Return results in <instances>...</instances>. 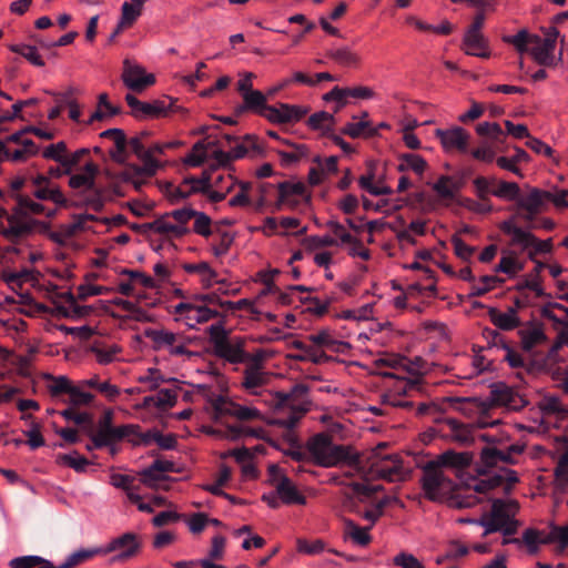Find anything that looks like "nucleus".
Masks as SVG:
<instances>
[{
    "label": "nucleus",
    "mask_w": 568,
    "mask_h": 568,
    "mask_svg": "<svg viewBox=\"0 0 568 568\" xmlns=\"http://www.w3.org/2000/svg\"><path fill=\"white\" fill-rule=\"evenodd\" d=\"M121 79L128 89L136 93H141L155 83V75L153 73H148L144 67L132 63L128 59L123 62Z\"/></svg>",
    "instance_id": "14"
},
{
    "label": "nucleus",
    "mask_w": 568,
    "mask_h": 568,
    "mask_svg": "<svg viewBox=\"0 0 568 568\" xmlns=\"http://www.w3.org/2000/svg\"><path fill=\"white\" fill-rule=\"evenodd\" d=\"M131 151L143 162V165H151L158 171L160 164L155 159H151L150 152H146L140 136H133L128 141Z\"/></svg>",
    "instance_id": "47"
},
{
    "label": "nucleus",
    "mask_w": 568,
    "mask_h": 568,
    "mask_svg": "<svg viewBox=\"0 0 568 568\" xmlns=\"http://www.w3.org/2000/svg\"><path fill=\"white\" fill-rule=\"evenodd\" d=\"M14 197L17 201L14 209H20L22 215L29 216V214L44 213V206L41 203L34 202L29 196L17 194Z\"/></svg>",
    "instance_id": "53"
},
{
    "label": "nucleus",
    "mask_w": 568,
    "mask_h": 568,
    "mask_svg": "<svg viewBox=\"0 0 568 568\" xmlns=\"http://www.w3.org/2000/svg\"><path fill=\"white\" fill-rule=\"evenodd\" d=\"M265 118L273 124H286L301 121L310 111L307 106L278 103L277 105H268L265 109Z\"/></svg>",
    "instance_id": "17"
},
{
    "label": "nucleus",
    "mask_w": 568,
    "mask_h": 568,
    "mask_svg": "<svg viewBox=\"0 0 568 568\" xmlns=\"http://www.w3.org/2000/svg\"><path fill=\"white\" fill-rule=\"evenodd\" d=\"M145 2L146 0H130L123 2L120 17L122 24H126L130 28L133 27V24L142 14Z\"/></svg>",
    "instance_id": "34"
},
{
    "label": "nucleus",
    "mask_w": 568,
    "mask_h": 568,
    "mask_svg": "<svg viewBox=\"0 0 568 568\" xmlns=\"http://www.w3.org/2000/svg\"><path fill=\"white\" fill-rule=\"evenodd\" d=\"M420 486L426 499L437 501L440 499L439 489L450 488L453 481L446 477L435 460L427 462L422 467Z\"/></svg>",
    "instance_id": "10"
},
{
    "label": "nucleus",
    "mask_w": 568,
    "mask_h": 568,
    "mask_svg": "<svg viewBox=\"0 0 568 568\" xmlns=\"http://www.w3.org/2000/svg\"><path fill=\"white\" fill-rule=\"evenodd\" d=\"M282 143L292 148L291 151H277L281 165L284 168L298 163L302 159L308 155V146L306 144H297L288 140H282Z\"/></svg>",
    "instance_id": "29"
},
{
    "label": "nucleus",
    "mask_w": 568,
    "mask_h": 568,
    "mask_svg": "<svg viewBox=\"0 0 568 568\" xmlns=\"http://www.w3.org/2000/svg\"><path fill=\"white\" fill-rule=\"evenodd\" d=\"M501 462L505 464H515L516 460L514 457H507L505 450L498 449L496 447H484L480 452V466L477 468V471L480 475L486 474L485 468H491L497 466V464Z\"/></svg>",
    "instance_id": "25"
},
{
    "label": "nucleus",
    "mask_w": 568,
    "mask_h": 568,
    "mask_svg": "<svg viewBox=\"0 0 568 568\" xmlns=\"http://www.w3.org/2000/svg\"><path fill=\"white\" fill-rule=\"evenodd\" d=\"M30 426V429L23 432V434L28 437L27 444L29 445L30 449L34 450L44 446L45 440L41 434V425L38 422L32 420Z\"/></svg>",
    "instance_id": "61"
},
{
    "label": "nucleus",
    "mask_w": 568,
    "mask_h": 568,
    "mask_svg": "<svg viewBox=\"0 0 568 568\" xmlns=\"http://www.w3.org/2000/svg\"><path fill=\"white\" fill-rule=\"evenodd\" d=\"M306 393L307 387L301 384L295 385L291 394L277 393L278 400L275 404V416L268 418L267 424L293 429L307 412V407L303 405H292L293 397L298 394L306 395Z\"/></svg>",
    "instance_id": "4"
},
{
    "label": "nucleus",
    "mask_w": 568,
    "mask_h": 568,
    "mask_svg": "<svg viewBox=\"0 0 568 568\" xmlns=\"http://www.w3.org/2000/svg\"><path fill=\"white\" fill-rule=\"evenodd\" d=\"M556 481L561 486L568 485V450L565 452L558 459L554 469Z\"/></svg>",
    "instance_id": "64"
},
{
    "label": "nucleus",
    "mask_w": 568,
    "mask_h": 568,
    "mask_svg": "<svg viewBox=\"0 0 568 568\" xmlns=\"http://www.w3.org/2000/svg\"><path fill=\"white\" fill-rule=\"evenodd\" d=\"M141 546L142 544L138 534L124 532L111 539L102 549L103 555L118 552L113 561H125L135 557L140 552Z\"/></svg>",
    "instance_id": "12"
},
{
    "label": "nucleus",
    "mask_w": 568,
    "mask_h": 568,
    "mask_svg": "<svg viewBox=\"0 0 568 568\" xmlns=\"http://www.w3.org/2000/svg\"><path fill=\"white\" fill-rule=\"evenodd\" d=\"M212 175L209 171H203L200 178L187 176L183 179V184L192 183L193 186L183 191L181 187H173L172 183H165L163 192L171 204H176L182 200L190 197L192 194L202 193L206 194L210 202L219 203L226 197V193L220 191H212Z\"/></svg>",
    "instance_id": "5"
},
{
    "label": "nucleus",
    "mask_w": 568,
    "mask_h": 568,
    "mask_svg": "<svg viewBox=\"0 0 568 568\" xmlns=\"http://www.w3.org/2000/svg\"><path fill=\"white\" fill-rule=\"evenodd\" d=\"M173 313L179 315L190 328H195L197 324L206 323L213 318L226 322L225 314L195 302L192 296L190 301L176 304Z\"/></svg>",
    "instance_id": "8"
},
{
    "label": "nucleus",
    "mask_w": 568,
    "mask_h": 568,
    "mask_svg": "<svg viewBox=\"0 0 568 568\" xmlns=\"http://www.w3.org/2000/svg\"><path fill=\"white\" fill-rule=\"evenodd\" d=\"M60 415L67 419L72 420L77 425L81 426V430L87 434L88 426L92 425L93 423V415L87 412L79 413L74 409V406H70L63 410L60 412Z\"/></svg>",
    "instance_id": "49"
},
{
    "label": "nucleus",
    "mask_w": 568,
    "mask_h": 568,
    "mask_svg": "<svg viewBox=\"0 0 568 568\" xmlns=\"http://www.w3.org/2000/svg\"><path fill=\"white\" fill-rule=\"evenodd\" d=\"M375 180V171L374 168H369L366 174H363L358 179V185L367 191L369 194L378 196V195H390L393 193V189L387 185L374 184ZM381 183V180H378Z\"/></svg>",
    "instance_id": "35"
},
{
    "label": "nucleus",
    "mask_w": 568,
    "mask_h": 568,
    "mask_svg": "<svg viewBox=\"0 0 568 568\" xmlns=\"http://www.w3.org/2000/svg\"><path fill=\"white\" fill-rule=\"evenodd\" d=\"M212 354L230 364H242L248 361L245 352V339L241 336L230 337L225 321H219L206 329Z\"/></svg>",
    "instance_id": "3"
},
{
    "label": "nucleus",
    "mask_w": 568,
    "mask_h": 568,
    "mask_svg": "<svg viewBox=\"0 0 568 568\" xmlns=\"http://www.w3.org/2000/svg\"><path fill=\"white\" fill-rule=\"evenodd\" d=\"M557 542L554 525L548 534L537 528L529 527L524 530L521 538H504L501 545H525L529 555H536L540 545Z\"/></svg>",
    "instance_id": "15"
},
{
    "label": "nucleus",
    "mask_w": 568,
    "mask_h": 568,
    "mask_svg": "<svg viewBox=\"0 0 568 568\" xmlns=\"http://www.w3.org/2000/svg\"><path fill=\"white\" fill-rule=\"evenodd\" d=\"M326 226L333 232L335 236H337L343 244H352L356 246H361V241L353 235H351L343 224H341L336 220H329L326 223Z\"/></svg>",
    "instance_id": "57"
},
{
    "label": "nucleus",
    "mask_w": 568,
    "mask_h": 568,
    "mask_svg": "<svg viewBox=\"0 0 568 568\" xmlns=\"http://www.w3.org/2000/svg\"><path fill=\"white\" fill-rule=\"evenodd\" d=\"M327 57L344 68H358L362 62L361 55L348 47L332 49Z\"/></svg>",
    "instance_id": "30"
},
{
    "label": "nucleus",
    "mask_w": 568,
    "mask_h": 568,
    "mask_svg": "<svg viewBox=\"0 0 568 568\" xmlns=\"http://www.w3.org/2000/svg\"><path fill=\"white\" fill-rule=\"evenodd\" d=\"M520 337V345L525 352H530L535 346L540 345L547 341V335L544 332L541 323L532 324L530 328H523L518 331Z\"/></svg>",
    "instance_id": "26"
},
{
    "label": "nucleus",
    "mask_w": 568,
    "mask_h": 568,
    "mask_svg": "<svg viewBox=\"0 0 568 568\" xmlns=\"http://www.w3.org/2000/svg\"><path fill=\"white\" fill-rule=\"evenodd\" d=\"M42 156L44 159L53 160L64 166L65 158H67V144L63 141H60L54 144L48 145L43 152Z\"/></svg>",
    "instance_id": "58"
},
{
    "label": "nucleus",
    "mask_w": 568,
    "mask_h": 568,
    "mask_svg": "<svg viewBox=\"0 0 568 568\" xmlns=\"http://www.w3.org/2000/svg\"><path fill=\"white\" fill-rule=\"evenodd\" d=\"M144 335L153 343L155 351L166 349L171 356L184 355L192 357L196 355L195 352L186 348V344L190 339L183 334H176L168 329L148 328Z\"/></svg>",
    "instance_id": "7"
},
{
    "label": "nucleus",
    "mask_w": 568,
    "mask_h": 568,
    "mask_svg": "<svg viewBox=\"0 0 568 568\" xmlns=\"http://www.w3.org/2000/svg\"><path fill=\"white\" fill-rule=\"evenodd\" d=\"M437 465L443 467H452L464 469L471 464L473 455L470 453H456L454 450H446L434 459Z\"/></svg>",
    "instance_id": "28"
},
{
    "label": "nucleus",
    "mask_w": 568,
    "mask_h": 568,
    "mask_svg": "<svg viewBox=\"0 0 568 568\" xmlns=\"http://www.w3.org/2000/svg\"><path fill=\"white\" fill-rule=\"evenodd\" d=\"M342 133L351 136L352 139H357L361 136L364 138H373L377 135V128H373L371 121L361 120L359 122H348L342 129Z\"/></svg>",
    "instance_id": "36"
},
{
    "label": "nucleus",
    "mask_w": 568,
    "mask_h": 568,
    "mask_svg": "<svg viewBox=\"0 0 568 568\" xmlns=\"http://www.w3.org/2000/svg\"><path fill=\"white\" fill-rule=\"evenodd\" d=\"M463 49L466 54L487 59L490 57L488 41L481 32H466L463 39Z\"/></svg>",
    "instance_id": "24"
},
{
    "label": "nucleus",
    "mask_w": 568,
    "mask_h": 568,
    "mask_svg": "<svg viewBox=\"0 0 568 568\" xmlns=\"http://www.w3.org/2000/svg\"><path fill=\"white\" fill-rule=\"evenodd\" d=\"M140 427L138 425H122L115 428L94 429V422L88 426L87 436L93 442L94 448H103L112 446L113 444L122 440L124 437L136 434Z\"/></svg>",
    "instance_id": "13"
},
{
    "label": "nucleus",
    "mask_w": 568,
    "mask_h": 568,
    "mask_svg": "<svg viewBox=\"0 0 568 568\" xmlns=\"http://www.w3.org/2000/svg\"><path fill=\"white\" fill-rule=\"evenodd\" d=\"M99 173L98 164L88 162L84 165V172L73 174L69 179V186L72 189L93 190L95 187V178Z\"/></svg>",
    "instance_id": "27"
},
{
    "label": "nucleus",
    "mask_w": 568,
    "mask_h": 568,
    "mask_svg": "<svg viewBox=\"0 0 568 568\" xmlns=\"http://www.w3.org/2000/svg\"><path fill=\"white\" fill-rule=\"evenodd\" d=\"M399 160L406 162L408 170L414 171L418 175H422L427 169L426 160L419 154L405 153L399 156Z\"/></svg>",
    "instance_id": "62"
},
{
    "label": "nucleus",
    "mask_w": 568,
    "mask_h": 568,
    "mask_svg": "<svg viewBox=\"0 0 568 568\" xmlns=\"http://www.w3.org/2000/svg\"><path fill=\"white\" fill-rule=\"evenodd\" d=\"M476 133L480 136H487L491 141H500L503 129L497 122H481L476 126Z\"/></svg>",
    "instance_id": "59"
},
{
    "label": "nucleus",
    "mask_w": 568,
    "mask_h": 568,
    "mask_svg": "<svg viewBox=\"0 0 568 568\" xmlns=\"http://www.w3.org/2000/svg\"><path fill=\"white\" fill-rule=\"evenodd\" d=\"M31 221L32 217L22 215L20 209H12L7 215L8 226L0 229V234L10 243L19 244L33 234Z\"/></svg>",
    "instance_id": "11"
},
{
    "label": "nucleus",
    "mask_w": 568,
    "mask_h": 568,
    "mask_svg": "<svg viewBox=\"0 0 568 568\" xmlns=\"http://www.w3.org/2000/svg\"><path fill=\"white\" fill-rule=\"evenodd\" d=\"M306 123L311 130L321 131L323 136H328L334 131L335 116L326 111H320L313 113Z\"/></svg>",
    "instance_id": "31"
},
{
    "label": "nucleus",
    "mask_w": 568,
    "mask_h": 568,
    "mask_svg": "<svg viewBox=\"0 0 568 568\" xmlns=\"http://www.w3.org/2000/svg\"><path fill=\"white\" fill-rule=\"evenodd\" d=\"M422 381L423 378L420 376H417L415 378L408 379L404 377H398L394 385L392 386L390 394L392 398H395V396H405L408 395L412 390H420L422 389Z\"/></svg>",
    "instance_id": "42"
},
{
    "label": "nucleus",
    "mask_w": 568,
    "mask_h": 568,
    "mask_svg": "<svg viewBox=\"0 0 568 568\" xmlns=\"http://www.w3.org/2000/svg\"><path fill=\"white\" fill-rule=\"evenodd\" d=\"M499 229L503 233L511 236L510 245H518L523 250L531 247L532 243L536 241V236L531 232L515 224L514 217L503 221Z\"/></svg>",
    "instance_id": "22"
},
{
    "label": "nucleus",
    "mask_w": 568,
    "mask_h": 568,
    "mask_svg": "<svg viewBox=\"0 0 568 568\" xmlns=\"http://www.w3.org/2000/svg\"><path fill=\"white\" fill-rule=\"evenodd\" d=\"M316 466L331 468L339 465L355 467L363 473L364 479H383L389 483L403 481L407 478L408 471L403 466L402 458L396 455H384L378 459L366 458V465H361V455L351 445L334 444L332 437L321 433L313 436L308 442Z\"/></svg>",
    "instance_id": "1"
},
{
    "label": "nucleus",
    "mask_w": 568,
    "mask_h": 568,
    "mask_svg": "<svg viewBox=\"0 0 568 568\" xmlns=\"http://www.w3.org/2000/svg\"><path fill=\"white\" fill-rule=\"evenodd\" d=\"M447 424L449 425L453 432V439L460 444H469L473 442V432L469 425H464L457 422L456 419H448Z\"/></svg>",
    "instance_id": "51"
},
{
    "label": "nucleus",
    "mask_w": 568,
    "mask_h": 568,
    "mask_svg": "<svg viewBox=\"0 0 568 568\" xmlns=\"http://www.w3.org/2000/svg\"><path fill=\"white\" fill-rule=\"evenodd\" d=\"M248 150H253V151H257V152L260 151V146L257 144V139L255 135H251V134L245 135L244 142L236 144L230 151V154L232 155L233 160L242 159L248 153Z\"/></svg>",
    "instance_id": "56"
},
{
    "label": "nucleus",
    "mask_w": 568,
    "mask_h": 568,
    "mask_svg": "<svg viewBox=\"0 0 568 568\" xmlns=\"http://www.w3.org/2000/svg\"><path fill=\"white\" fill-rule=\"evenodd\" d=\"M541 30L545 36L544 38H540L538 34L530 33L524 28L516 34L503 36L501 41L513 45L519 54L530 53L532 59L539 65H556L554 51L559 37V31L556 27L542 28Z\"/></svg>",
    "instance_id": "2"
},
{
    "label": "nucleus",
    "mask_w": 568,
    "mask_h": 568,
    "mask_svg": "<svg viewBox=\"0 0 568 568\" xmlns=\"http://www.w3.org/2000/svg\"><path fill=\"white\" fill-rule=\"evenodd\" d=\"M44 378L52 382L48 385V390L51 397H59L62 394L69 395L71 387L73 386L71 381L64 375L53 376L51 374H45Z\"/></svg>",
    "instance_id": "45"
},
{
    "label": "nucleus",
    "mask_w": 568,
    "mask_h": 568,
    "mask_svg": "<svg viewBox=\"0 0 568 568\" xmlns=\"http://www.w3.org/2000/svg\"><path fill=\"white\" fill-rule=\"evenodd\" d=\"M276 187L278 191V197L276 202L277 209H281L283 205L295 209L301 203V199L306 203L311 202V193L307 191L305 183L302 181H283L280 182Z\"/></svg>",
    "instance_id": "16"
},
{
    "label": "nucleus",
    "mask_w": 568,
    "mask_h": 568,
    "mask_svg": "<svg viewBox=\"0 0 568 568\" xmlns=\"http://www.w3.org/2000/svg\"><path fill=\"white\" fill-rule=\"evenodd\" d=\"M546 263L541 261H535L534 268L523 276L513 287L516 292H523L525 290H530L535 293L537 297H549L550 295L547 294L541 285L542 278H541V271L546 267Z\"/></svg>",
    "instance_id": "21"
},
{
    "label": "nucleus",
    "mask_w": 568,
    "mask_h": 568,
    "mask_svg": "<svg viewBox=\"0 0 568 568\" xmlns=\"http://www.w3.org/2000/svg\"><path fill=\"white\" fill-rule=\"evenodd\" d=\"M346 535L359 546H367L372 541L369 527H359L352 519L345 520Z\"/></svg>",
    "instance_id": "41"
},
{
    "label": "nucleus",
    "mask_w": 568,
    "mask_h": 568,
    "mask_svg": "<svg viewBox=\"0 0 568 568\" xmlns=\"http://www.w3.org/2000/svg\"><path fill=\"white\" fill-rule=\"evenodd\" d=\"M183 270L186 273L202 274V286L206 290L211 288L214 283L223 284L224 281H219L217 273L206 262H200L196 264H184Z\"/></svg>",
    "instance_id": "32"
},
{
    "label": "nucleus",
    "mask_w": 568,
    "mask_h": 568,
    "mask_svg": "<svg viewBox=\"0 0 568 568\" xmlns=\"http://www.w3.org/2000/svg\"><path fill=\"white\" fill-rule=\"evenodd\" d=\"M156 173L151 165H136L130 164L123 171L116 174V178L123 182L131 183L135 175H145L146 178H152Z\"/></svg>",
    "instance_id": "48"
},
{
    "label": "nucleus",
    "mask_w": 568,
    "mask_h": 568,
    "mask_svg": "<svg viewBox=\"0 0 568 568\" xmlns=\"http://www.w3.org/2000/svg\"><path fill=\"white\" fill-rule=\"evenodd\" d=\"M490 322L501 331H513L521 325V322H516L507 314L499 312L496 307L488 310Z\"/></svg>",
    "instance_id": "44"
},
{
    "label": "nucleus",
    "mask_w": 568,
    "mask_h": 568,
    "mask_svg": "<svg viewBox=\"0 0 568 568\" xmlns=\"http://www.w3.org/2000/svg\"><path fill=\"white\" fill-rule=\"evenodd\" d=\"M435 136L439 139L445 152L458 151L466 153L468 150L469 133L462 126L450 129H436Z\"/></svg>",
    "instance_id": "18"
},
{
    "label": "nucleus",
    "mask_w": 568,
    "mask_h": 568,
    "mask_svg": "<svg viewBox=\"0 0 568 568\" xmlns=\"http://www.w3.org/2000/svg\"><path fill=\"white\" fill-rule=\"evenodd\" d=\"M463 183L455 181L449 175H442L433 184V190L440 199L453 200L456 194L460 191Z\"/></svg>",
    "instance_id": "33"
},
{
    "label": "nucleus",
    "mask_w": 568,
    "mask_h": 568,
    "mask_svg": "<svg viewBox=\"0 0 568 568\" xmlns=\"http://www.w3.org/2000/svg\"><path fill=\"white\" fill-rule=\"evenodd\" d=\"M517 509L518 504L515 500H493L490 513L483 515L478 520V524L485 528L483 537H486L503 528L504 524H507V520L510 517H515Z\"/></svg>",
    "instance_id": "9"
},
{
    "label": "nucleus",
    "mask_w": 568,
    "mask_h": 568,
    "mask_svg": "<svg viewBox=\"0 0 568 568\" xmlns=\"http://www.w3.org/2000/svg\"><path fill=\"white\" fill-rule=\"evenodd\" d=\"M276 494L285 505H305L306 497L298 491L294 483L286 476L281 475L275 485Z\"/></svg>",
    "instance_id": "23"
},
{
    "label": "nucleus",
    "mask_w": 568,
    "mask_h": 568,
    "mask_svg": "<svg viewBox=\"0 0 568 568\" xmlns=\"http://www.w3.org/2000/svg\"><path fill=\"white\" fill-rule=\"evenodd\" d=\"M520 189L515 182H499L496 189L491 190V194L507 201H518Z\"/></svg>",
    "instance_id": "50"
},
{
    "label": "nucleus",
    "mask_w": 568,
    "mask_h": 568,
    "mask_svg": "<svg viewBox=\"0 0 568 568\" xmlns=\"http://www.w3.org/2000/svg\"><path fill=\"white\" fill-rule=\"evenodd\" d=\"M205 149V144L202 141L196 142L192 151L185 156L184 163L193 168L202 165L206 158Z\"/></svg>",
    "instance_id": "60"
},
{
    "label": "nucleus",
    "mask_w": 568,
    "mask_h": 568,
    "mask_svg": "<svg viewBox=\"0 0 568 568\" xmlns=\"http://www.w3.org/2000/svg\"><path fill=\"white\" fill-rule=\"evenodd\" d=\"M103 555L102 547H93L89 549H78L77 551L72 552L65 561L62 564V568H74L75 566L92 559L95 556Z\"/></svg>",
    "instance_id": "39"
},
{
    "label": "nucleus",
    "mask_w": 568,
    "mask_h": 568,
    "mask_svg": "<svg viewBox=\"0 0 568 568\" xmlns=\"http://www.w3.org/2000/svg\"><path fill=\"white\" fill-rule=\"evenodd\" d=\"M266 383H267V375L262 372V368L247 367L244 371L242 386L245 389L252 390L254 388L265 385Z\"/></svg>",
    "instance_id": "43"
},
{
    "label": "nucleus",
    "mask_w": 568,
    "mask_h": 568,
    "mask_svg": "<svg viewBox=\"0 0 568 568\" xmlns=\"http://www.w3.org/2000/svg\"><path fill=\"white\" fill-rule=\"evenodd\" d=\"M57 463L72 468L77 473H84L92 463L79 452L73 450L70 454H61L57 457Z\"/></svg>",
    "instance_id": "40"
},
{
    "label": "nucleus",
    "mask_w": 568,
    "mask_h": 568,
    "mask_svg": "<svg viewBox=\"0 0 568 568\" xmlns=\"http://www.w3.org/2000/svg\"><path fill=\"white\" fill-rule=\"evenodd\" d=\"M8 49L11 52L18 53L29 61L32 65L42 68L45 65L43 58L40 55L37 47L30 44H9Z\"/></svg>",
    "instance_id": "38"
},
{
    "label": "nucleus",
    "mask_w": 568,
    "mask_h": 568,
    "mask_svg": "<svg viewBox=\"0 0 568 568\" xmlns=\"http://www.w3.org/2000/svg\"><path fill=\"white\" fill-rule=\"evenodd\" d=\"M212 407L217 415H231L240 420H251L261 418V413L258 409L234 404L232 402H229L222 395H217L212 400Z\"/></svg>",
    "instance_id": "20"
},
{
    "label": "nucleus",
    "mask_w": 568,
    "mask_h": 568,
    "mask_svg": "<svg viewBox=\"0 0 568 568\" xmlns=\"http://www.w3.org/2000/svg\"><path fill=\"white\" fill-rule=\"evenodd\" d=\"M549 191L532 187L526 196H519L517 206L526 213L521 217L531 223L535 216L541 213L548 202Z\"/></svg>",
    "instance_id": "19"
},
{
    "label": "nucleus",
    "mask_w": 568,
    "mask_h": 568,
    "mask_svg": "<svg viewBox=\"0 0 568 568\" xmlns=\"http://www.w3.org/2000/svg\"><path fill=\"white\" fill-rule=\"evenodd\" d=\"M490 395L491 402L499 406H506L511 402V398H516V392L505 384L494 385Z\"/></svg>",
    "instance_id": "52"
},
{
    "label": "nucleus",
    "mask_w": 568,
    "mask_h": 568,
    "mask_svg": "<svg viewBox=\"0 0 568 568\" xmlns=\"http://www.w3.org/2000/svg\"><path fill=\"white\" fill-rule=\"evenodd\" d=\"M480 285L474 284L470 287L469 297L483 296L497 285H501L505 280L495 275H484L479 278Z\"/></svg>",
    "instance_id": "46"
},
{
    "label": "nucleus",
    "mask_w": 568,
    "mask_h": 568,
    "mask_svg": "<svg viewBox=\"0 0 568 568\" xmlns=\"http://www.w3.org/2000/svg\"><path fill=\"white\" fill-rule=\"evenodd\" d=\"M243 101L245 102V108H248L251 112L264 116L265 109L268 108L267 99L264 93L258 90H253L251 92L244 93L242 95Z\"/></svg>",
    "instance_id": "37"
},
{
    "label": "nucleus",
    "mask_w": 568,
    "mask_h": 568,
    "mask_svg": "<svg viewBox=\"0 0 568 568\" xmlns=\"http://www.w3.org/2000/svg\"><path fill=\"white\" fill-rule=\"evenodd\" d=\"M125 102L131 108V114L135 119L166 118L170 113L176 112L180 109L175 106V100L172 98L142 102L135 95L128 93Z\"/></svg>",
    "instance_id": "6"
},
{
    "label": "nucleus",
    "mask_w": 568,
    "mask_h": 568,
    "mask_svg": "<svg viewBox=\"0 0 568 568\" xmlns=\"http://www.w3.org/2000/svg\"><path fill=\"white\" fill-rule=\"evenodd\" d=\"M113 143L114 149L109 151L110 158L119 164H125L128 160V140L124 131L113 140Z\"/></svg>",
    "instance_id": "54"
},
{
    "label": "nucleus",
    "mask_w": 568,
    "mask_h": 568,
    "mask_svg": "<svg viewBox=\"0 0 568 568\" xmlns=\"http://www.w3.org/2000/svg\"><path fill=\"white\" fill-rule=\"evenodd\" d=\"M393 564L400 568H425L416 556L406 551L398 552L393 558Z\"/></svg>",
    "instance_id": "63"
},
{
    "label": "nucleus",
    "mask_w": 568,
    "mask_h": 568,
    "mask_svg": "<svg viewBox=\"0 0 568 568\" xmlns=\"http://www.w3.org/2000/svg\"><path fill=\"white\" fill-rule=\"evenodd\" d=\"M90 351L95 355L99 364L106 365L113 362L116 353L120 352V348L115 345L103 348L99 342H94L91 345Z\"/></svg>",
    "instance_id": "55"
}]
</instances>
